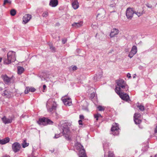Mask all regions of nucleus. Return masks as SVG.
Here are the masks:
<instances>
[{
  "label": "nucleus",
  "instance_id": "28",
  "mask_svg": "<svg viewBox=\"0 0 157 157\" xmlns=\"http://www.w3.org/2000/svg\"><path fill=\"white\" fill-rule=\"evenodd\" d=\"M16 10L14 9H12L10 10V13L11 15L12 16H14L16 14Z\"/></svg>",
  "mask_w": 157,
  "mask_h": 157
},
{
  "label": "nucleus",
  "instance_id": "53",
  "mask_svg": "<svg viewBox=\"0 0 157 157\" xmlns=\"http://www.w3.org/2000/svg\"><path fill=\"white\" fill-rule=\"evenodd\" d=\"M3 90V89L2 87H0V92H1Z\"/></svg>",
  "mask_w": 157,
  "mask_h": 157
},
{
  "label": "nucleus",
  "instance_id": "24",
  "mask_svg": "<svg viewBox=\"0 0 157 157\" xmlns=\"http://www.w3.org/2000/svg\"><path fill=\"white\" fill-rule=\"evenodd\" d=\"M24 68L18 66L17 67L18 73L19 74H21L24 71Z\"/></svg>",
  "mask_w": 157,
  "mask_h": 157
},
{
  "label": "nucleus",
  "instance_id": "56",
  "mask_svg": "<svg viewBox=\"0 0 157 157\" xmlns=\"http://www.w3.org/2000/svg\"><path fill=\"white\" fill-rule=\"evenodd\" d=\"M135 77H135V76H133V78H135Z\"/></svg>",
  "mask_w": 157,
  "mask_h": 157
},
{
  "label": "nucleus",
  "instance_id": "18",
  "mask_svg": "<svg viewBox=\"0 0 157 157\" xmlns=\"http://www.w3.org/2000/svg\"><path fill=\"white\" fill-rule=\"evenodd\" d=\"M58 3V0H51L49 5L52 7H55L57 6Z\"/></svg>",
  "mask_w": 157,
  "mask_h": 157
},
{
  "label": "nucleus",
  "instance_id": "23",
  "mask_svg": "<svg viewBox=\"0 0 157 157\" xmlns=\"http://www.w3.org/2000/svg\"><path fill=\"white\" fill-rule=\"evenodd\" d=\"M3 79L5 82L7 83L10 82V78H9L6 75L3 76Z\"/></svg>",
  "mask_w": 157,
  "mask_h": 157
},
{
  "label": "nucleus",
  "instance_id": "43",
  "mask_svg": "<svg viewBox=\"0 0 157 157\" xmlns=\"http://www.w3.org/2000/svg\"><path fill=\"white\" fill-rule=\"evenodd\" d=\"M62 43L63 44H65L67 41V39H64L62 40Z\"/></svg>",
  "mask_w": 157,
  "mask_h": 157
},
{
  "label": "nucleus",
  "instance_id": "27",
  "mask_svg": "<svg viewBox=\"0 0 157 157\" xmlns=\"http://www.w3.org/2000/svg\"><path fill=\"white\" fill-rule=\"evenodd\" d=\"M11 3V1L10 0H4L3 4V6H5L6 4H10Z\"/></svg>",
  "mask_w": 157,
  "mask_h": 157
},
{
  "label": "nucleus",
  "instance_id": "4",
  "mask_svg": "<svg viewBox=\"0 0 157 157\" xmlns=\"http://www.w3.org/2000/svg\"><path fill=\"white\" fill-rule=\"evenodd\" d=\"M46 107L48 111L49 112H52L56 109V104L53 100L50 99L47 102Z\"/></svg>",
  "mask_w": 157,
  "mask_h": 157
},
{
  "label": "nucleus",
  "instance_id": "57",
  "mask_svg": "<svg viewBox=\"0 0 157 157\" xmlns=\"http://www.w3.org/2000/svg\"><path fill=\"white\" fill-rule=\"evenodd\" d=\"M155 157H157V154L156 155H155Z\"/></svg>",
  "mask_w": 157,
  "mask_h": 157
},
{
  "label": "nucleus",
  "instance_id": "14",
  "mask_svg": "<svg viewBox=\"0 0 157 157\" xmlns=\"http://www.w3.org/2000/svg\"><path fill=\"white\" fill-rule=\"evenodd\" d=\"M3 122L5 124L11 123L12 122V119L11 118H7L4 116L2 118Z\"/></svg>",
  "mask_w": 157,
  "mask_h": 157
},
{
  "label": "nucleus",
  "instance_id": "17",
  "mask_svg": "<svg viewBox=\"0 0 157 157\" xmlns=\"http://www.w3.org/2000/svg\"><path fill=\"white\" fill-rule=\"evenodd\" d=\"M72 6L75 10L77 9L79 7V4L77 0H72Z\"/></svg>",
  "mask_w": 157,
  "mask_h": 157
},
{
  "label": "nucleus",
  "instance_id": "2",
  "mask_svg": "<svg viewBox=\"0 0 157 157\" xmlns=\"http://www.w3.org/2000/svg\"><path fill=\"white\" fill-rule=\"evenodd\" d=\"M16 60V52L12 51H9L7 54V57L3 59L4 63L9 64Z\"/></svg>",
  "mask_w": 157,
  "mask_h": 157
},
{
  "label": "nucleus",
  "instance_id": "47",
  "mask_svg": "<svg viewBox=\"0 0 157 157\" xmlns=\"http://www.w3.org/2000/svg\"><path fill=\"white\" fill-rule=\"evenodd\" d=\"M78 123L80 125L82 124V121L81 120H79L78 121Z\"/></svg>",
  "mask_w": 157,
  "mask_h": 157
},
{
  "label": "nucleus",
  "instance_id": "55",
  "mask_svg": "<svg viewBox=\"0 0 157 157\" xmlns=\"http://www.w3.org/2000/svg\"><path fill=\"white\" fill-rule=\"evenodd\" d=\"M2 60V58L0 57V62H1Z\"/></svg>",
  "mask_w": 157,
  "mask_h": 157
},
{
  "label": "nucleus",
  "instance_id": "9",
  "mask_svg": "<svg viewBox=\"0 0 157 157\" xmlns=\"http://www.w3.org/2000/svg\"><path fill=\"white\" fill-rule=\"evenodd\" d=\"M124 91L119 92V93L117 92V93L119 95L120 97L123 100L126 101H128L130 100L129 97L127 94L124 93Z\"/></svg>",
  "mask_w": 157,
  "mask_h": 157
},
{
  "label": "nucleus",
  "instance_id": "19",
  "mask_svg": "<svg viewBox=\"0 0 157 157\" xmlns=\"http://www.w3.org/2000/svg\"><path fill=\"white\" fill-rule=\"evenodd\" d=\"M11 93L10 92L7 90H5L3 92L2 95L6 98H10L11 97Z\"/></svg>",
  "mask_w": 157,
  "mask_h": 157
},
{
  "label": "nucleus",
  "instance_id": "8",
  "mask_svg": "<svg viewBox=\"0 0 157 157\" xmlns=\"http://www.w3.org/2000/svg\"><path fill=\"white\" fill-rule=\"evenodd\" d=\"M119 128L117 123H114L111 128V131L112 134L114 135H117L119 134Z\"/></svg>",
  "mask_w": 157,
  "mask_h": 157
},
{
  "label": "nucleus",
  "instance_id": "26",
  "mask_svg": "<svg viewBox=\"0 0 157 157\" xmlns=\"http://www.w3.org/2000/svg\"><path fill=\"white\" fill-rule=\"evenodd\" d=\"M134 118V121L136 124H140L141 122V120L139 118H136V116Z\"/></svg>",
  "mask_w": 157,
  "mask_h": 157
},
{
  "label": "nucleus",
  "instance_id": "3",
  "mask_svg": "<svg viewBox=\"0 0 157 157\" xmlns=\"http://www.w3.org/2000/svg\"><path fill=\"white\" fill-rule=\"evenodd\" d=\"M46 107L48 111L49 112H52L56 109V104L53 100L50 99L47 102Z\"/></svg>",
  "mask_w": 157,
  "mask_h": 157
},
{
  "label": "nucleus",
  "instance_id": "46",
  "mask_svg": "<svg viewBox=\"0 0 157 157\" xmlns=\"http://www.w3.org/2000/svg\"><path fill=\"white\" fill-rule=\"evenodd\" d=\"M79 118L80 119H83L84 118V117L83 115H80L79 116Z\"/></svg>",
  "mask_w": 157,
  "mask_h": 157
},
{
  "label": "nucleus",
  "instance_id": "15",
  "mask_svg": "<svg viewBox=\"0 0 157 157\" xmlns=\"http://www.w3.org/2000/svg\"><path fill=\"white\" fill-rule=\"evenodd\" d=\"M64 104L66 106H70L71 105L72 102L70 98H64L62 99Z\"/></svg>",
  "mask_w": 157,
  "mask_h": 157
},
{
  "label": "nucleus",
  "instance_id": "45",
  "mask_svg": "<svg viewBox=\"0 0 157 157\" xmlns=\"http://www.w3.org/2000/svg\"><path fill=\"white\" fill-rule=\"evenodd\" d=\"M59 136H60L59 134H55V136H54V138H57L58 137H59Z\"/></svg>",
  "mask_w": 157,
  "mask_h": 157
},
{
  "label": "nucleus",
  "instance_id": "50",
  "mask_svg": "<svg viewBox=\"0 0 157 157\" xmlns=\"http://www.w3.org/2000/svg\"><path fill=\"white\" fill-rule=\"evenodd\" d=\"M46 87V85H44L43 86V90H45Z\"/></svg>",
  "mask_w": 157,
  "mask_h": 157
},
{
  "label": "nucleus",
  "instance_id": "34",
  "mask_svg": "<svg viewBox=\"0 0 157 157\" xmlns=\"http://www.w3.org/2000/svg\"><path fill=\"white\" fill-rule=\"evenodd\" d=\"M98 109L99 111H102L104 110L105 108L101 106H99L98 107Z\"/></svg>",
  "mask_w": 157,
  "mask_h": 157
},
{
  "label": "nucleus",
  "instance_id": "54",
  "mask_svg": "<svg viewBox=\"0 0 157 157\" xmlns=\"http://www.w3.org/2000/svg\"><path fill=\"white\" fill-rule=\"evenodd\" d=\"M115 5V4L114 5H110V6L111 7H113Z\"/></svg>",
  "mask_w": 157,
  "mask_h": 157
},
{
  "label": "nucleus",
  "instance_id": "51",
  "mask_svg": "<svg viewBox=\"0 0 157 157\" xmlns=\"http://www.w3.org/2000/svg\"><path fill=\"white\" fill-rule=\"evenodd\" d=\"M97 114H98V117H99V118H100V117H101V118L102 117V116H101V115L100 114H99V113H97Z\"/></svg>",
  "mask_w": 157,
  "mask_h": 157
},
{
  "label": "nucleus",
  "instance_id": "1",
  "mask_svg": "<svg viewBox=\"0 0 157 157\" xmlns=\"http://www.w3.org/2000/svg\"><path fill=\"white\" fill-rule=\"evenodd\" d=\"M116 82L117 85V86L116 87L115 90L116 93H119V92L121 91H127L128 90V86L124 80L119 79L116 80Z\"/></svg>",
  "mask_w": 157,
  "mask_h": 157
},
{
  "label": "nucleus",
  "instance_id": "59",
  "mask_svg": "<svg viewBox=\"0 0 157 157\" xmlns=\"http://www.w3.org/2000/svg\"><path fill=\"white\" fill-rule=\"evenodd\" d=\"M86 109L88 110V109L87 108H86Z\"/></svg>",
  "mask_w": 157,
  "mask_h": 157
},
{
  "label": "nucleus",
  "instance_id": "35",
  "mask_svg": "<svg viewBox=\"0 0 157 157\" xmlns=\"http://www.w3.org/2000/svg\"><path fill=\"white\" fill-rule=\"evenodd\" d=\"M48 13L47 12H44L42 14V16L44 17H46L48 16Z\"/></svg>",
  "mask_w": 157,
  "mask_h": 157
},
{
  "label": "nucleus",
  "instance_id": "42",
  "mask_svg": "<svg viewBox=\"0 0 157 157\" xmlns=\"http://www.w3.org/2000/svg\"><path fill=\"white\" fill-rule=\"evenodd\" d=\"M146 5L147 6L148 8H151L152 7V6L148 3Z\"/></svg>",
  "mask_w": 157,
  "mask_h": 157
},
{
  "label": "nucleus",
  "instance_id": "40",
  "mask_svg": "<svg viewBox=\"0 0 157 157\" xmlns=\"http://www.w3.org/2000/svg\"><path fill=\"white\" fill-rule=\"evenodd\" d=\"M29 90L30 92H34L35 91L36 89L34 88H33V87L29 88Z\"/></svg>",
  "mask_w": 157,
  "mask_h": 157
},
{
  "label": "nucleus",
  "instance_id": "7",
  "mask_svg": "<svg viewBox=\"0 0 157 157\" xmlns=\"http://www.w3.org/2000/svg\"><path fill=\"white\" fill-rule=\"evenodd\" d=\"M37 122L39 125H43L52 124L53 123V122L50 119L44 117L40 118Z\"/></svg>",
  "mask_w": 157,
  "mask_h": 157
},
{
  "label": "nucleus",
  "instance_id": "16",
  "mask_svg": "<svg viewBox=\"0 0 157 157\" xmlns=\"http://www.w3.org/2000/svg\"><path fill=\"white\" fill-rule=\"evenodd\" d=\"M81 149L79 151V157H87L86 155L85 150L83 147L81 146Z\"/></svg>",
  "mask_w": 157,
  "mask_h": 157
},
{
  "label": "nucleus",
  "instance_id": "10",
  "mask_svg": "<svg viewBox=\"0 0 157 157\" xmlns=\"http://www.w3.org/2000/svg\"><path fill=\"white\" fill-rule=\"evenodd\" d=\"M134 13V11L132 8H129L127 9L126 12V15L128 19H131Z\"/></svg>",
  "mask_w": 157,
  "mask_h": 157
},
{
  "label": "nucleus",
  "instance_id": "25",
  "mask_svg": "<svg viewBox=\"0 0 157 157\" xmlns=\"http://www.w3.org/2000/svg\"><path fill=\"white\" fill-rule=\"evenodd\" d=\"M137 51V48L136 46L135 45L133 46L131 52L135 54L136 53Z\"/></svg>",
  "mask_w": 157,
  "mask_h": 157
},
{
  "label": "nucleus",
  "instance_id": "37",
  "mask_svg": "<svg viewBox=\"0 0 157 157\" xmlns=\"http://www.w3.org/2000/svg\"><path fill=\"white\" fill-rule=\"evenodd\" d=\"M135 116H136V118H139L140 116V114L139 113H136L134 115V118H135Z\"/></svg>",
  "mask_w": 157,
  "mask_h": 157
},
{
  "label": "nucleus",
  "instance_id": "31",
  "mask_svg": "<svg viewBox=\"0 0 157 157\" xmlns=\"http://www.w3.org/2000/svg\"><path fill=\"white\" fill-rule=\"evenodd\" d=\"M137 107L141 111H143L144 110V107L142 105H138Z\"/></svg>",
  "mask_w": 157,
  "mask_h": 157
},
{
  "label": "nucleus",
  "instance_id": "58",
  "mask_svg": "<svg viewBox=\"0 0 157 157\" xmlns=\"http://www.w3.org/2000/svg\"><path fill=\"white\" fill-rule=\"evenodd\" d=\"M43 80V79L42 78H41V80Z\"/></svg>",
  "mask_w": 157,
  "mask_h": 157
},
{
  "label": "nucleus",
  "instance_id": "6",
  "mask_svg": "<svg viewBox=\"0 0 157 157\" xmlns=\"http://www.w3.org/2000/svg\"><path fill=\"white\" fill-rule=\"evenodd\" d=\"M62 133L63 135H65V137L68 140H71V138L69 136V134L70 132L68 126L67 124L63 125L62 128Z\"/></svg>",
  "mask_w": 157,
  "mask_h": 157
},
{
  "label": "nucleus",
  "instance_id": "32",
  "mask_svg": "<svg viewBox=\"0 0 157 157\" xmlns=\"http://www.w3.org/2000/svg\"><path fill=\"white\" fill-rule=\"evenodd\" d=\"M29 145L28 143H27L25 141H24L23 144H22V146L23 148H25L26 147H27Z\"/></svg>",
  "mask_w": 157,
  "mask_h": 157
},
{
  "label": "nucleus",
  "instance_id": "48",
  "mask_svg": "<svg viewBox=\"0 0 157 157\" xmlns=\"http://www.w3.org/2000/svg\"><path fill=\"white\" fill-rule=\"evenodd\" d=\"M154 132L155 133H157V125L155 128Z\"/></svg>",
  "mask_w": 157,
  "mask_h": 157
},
{
  "label": "nucleus",
  "instance_id": "22",
  "mask_svg": "<svg viewBox=\"0 0 157 157\" xmlns=\"http://www.w3.org/2000/svg\"><path fill=\"white\" fill-rule=\"evenodd\" d=\"M109 144L107 142H105L103 143V147L105 153L109 149Z\"/></svg>",
  "mask_w": 157,
  "mask_h": 157
},
{
  "label": "nucleus",
  "instance_id": "20",
  "mask_svg": "<svg viewBox=\"0 0 157 157\" xmlns=\"http://www.w3.org/2000/svg\"><path fill=\"white\" fill-rule=\"evenodd\" d=\"M83 22L82 21L77 23H74L72 24V26L76 28H77L82 25Z\"/></svg>",
  "mask_w": 157,
  "mask_h": 157
},
{
  "label": "nucleus",
  "instance_id": "21",
  "mask_svg": "<svg viewBox=\"0 0 157 157\" xmlns=\"http://www.w3.org/2000/svg\"><path fill=\"white\" fill-rule=\"evenodd\" d=\"M10 141V139L9 137H6L4 139L0 140V144H4Z\"/></svg>",
  "mask_w": 157,
  "mask_h": 157
},
{
  "label": "nucleus",
  "instance_id": "36",
  "mask_svg": "<svg viewBox=\"0 0 157 157\" xmlns=\"http://www.w3.org/2000/svg\"><path fill=\"white\" fill-rule=\"evenodd\" d=\"M96 75V76H95L94 77V80L97 79L98 78H101L102 76V74H100V75L98 76V75Z\"/></svg>",
  "mask_w": 157,
  "mask_h": 157
},
{
  "label": "nucleus",
  "instance_id": "11",
  "mask_svg": "<svg viewBox=\"0 0 157 157\" xmlns=\"http://www.w3.org/2000/svg\"><path fill=\"white\" fill-rule=\"evenodd\" d=\"M12 147L13 151L16 153L20 150L21 147V146L19 143L18 142H15L13 144Z\"/></svg>",
  "mask_w": 157,
  "mask_h": 157
},
{
  "label": "nucleus",
  "instance_id": "33",
  "mask_svg": "<svg viewBox=\"0 0 157 157\" xmlns=\"http://www.w3.org/2000/svg\"><path fill=\"white\" fill-rule=\"evenodd\" d=\"M143 11L141 13L140 12H138L136 11H134V13L136 14L138 17H140V16L142 15L143 13Z\"/></svg>",
  "mask_w": 157,
  "mask_h": 157
},
{
  "label": "nucleus",
  "instance_id": "38",
  "mask_svg": "<svg viewBox=\"0 0 157 157\" xmlns=\"http://www.w3.org/2000/svg\"><path fill=\"white\" fill-rule=\"evenodd\" d=\"M29 87H26L25 91V94H27L30 91L29 90Z\"/></svg>",
  "mask_w": 157,
  "mask_h": 157
},
{
  "label": "nucleus",
  "instance_id": "41",
  "mask_svg": "<svg viewBox=\"0 0 157 157\" xmlns=\"http://www.w3.org/2000/svg\"><path fill=\"white\" fill-rule=\"evenodd\" d=\"M94 118L96 119V120H98L99 117H98V114H95L94 115Z\"/></svg>",
  "mask_w": 157,
  "mask_h": 157
},
{
  "label": "nucleus",
  "instance_id": "12",
  "mask_svg": "<svg viewBox=\"0 0 157 157\" xmlns=\"http://www.w3.org/2000/svg\"><path fill=\"white\" fill-rule=\"evenodd\" d=\"M32 17L31 15L29 14H25L23 18V22L25 24L28 23Z\"/></svg>",
  "mask_w": 157,
  "mask_h": 157
},
{
  "label": "nucleus",
  "instance_id": "52",
  "mask_svg": "<svg viewBox=\"0 0 157 157\" xmlns=\"http://www.w3.org/2000/svg\"><path fill=\"white\" fill-rule=\"evenodd\" d=\"M2 157H10V156L8 155H5L4 156H3Z\"/></svg>",
  "mask_w": 157,
  "mask_h": 157
},
{
  "label": "nucleus",
  "instance_id": "30",
  "mask_svg": "<svg viewBox=\"0 0 157 157\" xmlns=\"http://www.w3.org/2000/svg\"><path fill=\"white\" fill-rule=\"evenodd\" d=\"M49 46L50 47V49L53 52H54L55 51V48L53 47L52 44H49Z\"/></svg>",
  "mask_w": 157,
  "mask_h": 157
},
{
  "label": "nucleus",
  "instance_id": "39",
  "mask_svg": "<svg viewBox=\"0 0 157 157\" xmlns=\"http://www.w3.org/2000/svg\"><path fill=\"white\" fill-rule=\"evenodd\" d=\"M135 55V54H134L133 53H132V52L131 51L129 53L128 55V56L130 58H132L133 56Z\"/></svg>",
  "mask_w": 157,
  "mask_h": 157
},
{
  "label": "nucleus",
  "instance_id": "29",
  "mask_svg": "<svg viewBox=\"0 0 157 157\" xmlns=\"http://www.w3.org/2000/svg\"><path fill=\"white\" fill-rule=\"evenodd\" d=\"M113 153L111 151H109V152L108 156V157H113ZM104 157H107V155H105V154L104 155Z\"/></svg>",
  "mask_w": 157,
  "mask_h": 157
},
{
  "label": "nucleus",
  "instance_id": "49",
  "mask_svg": "<svg viewBox=\"0 0 157 157\" xmlns=\"http://www.w3.org/2000/svg\"><path fill=\"white\" fill-rule=\"evenodd\" d=\"M127 76L128 78H130L131 77V75L129 73H128L127 74Z\"/></svg>",
  "mask_w": 157,
  "mask_h": 157
},
{
  "label": "nucleus",
  "instance_id": "44",
  "mask_svg": "<svg viewBox=\"0 0 157 157\" xmlns=\"http://www.w3.org/2000/svg\"><path fill=\"white\" fill-rule=\"evenodd\" d=\"M77 69V67L75 66H74L72 67V69L73 71H75Z\"/></svg>",
  "mask_w": 157,
  "mask_h": 157
},
{
  "label": "nucleus",
  "instance_id": "5",
  "mask_svg": "<svg viewBox=\"0 0 157 157\" xmlns=\"http://www.w3.org/2000/svg\"><path fill=\"white\" fill-rule=\"evenodd\" d=\"M46 107L48 111L49 112H52L56 109V104L53 100L50 99L47 102Z\"/></svg>",
  "mask_w": 157,
  "mask_h": 157
},
{
  "label": "nucleus",
  "instance_id": "13",
  "mask_svg": "<svg viewBox=\"0 0 157 157\" xmlns=\"http://www.w3.org/2000/svg\"><path fill=\"white\" fill-rule=\"evenodd\" d=\"M119 33V30L116 29H112L110 34V36L111 37H113L116 35H117Z\"/></svg>",
  "mask_w": 157,
  "mask_h": 157
}]
</instances>
